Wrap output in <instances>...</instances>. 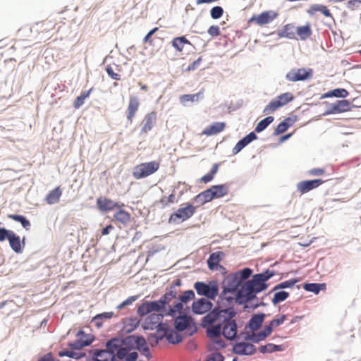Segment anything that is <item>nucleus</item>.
I'll return each instance as SVG.
<instances>
[{"mask_svg":"<svg viewBox=\"0 0 361 361\" xmlns=\"http://www.w3.org/2000/svg\"><path fill=\"white\" fill-rule=\"evenodd\" d=\"M293 99H294V97H293V94L290 92L283 93L275 98L276 102H278V103L281 104L280 106H283L286 105V104L292 102L293 100Z\"/></svg>","mask_w":361,"mask_h":361,"instance_id":"obj_46","label":"nucleus"},{"mask_svg":"<svg viewBox=\"0 0 361 361\" xmlns=\"http://www.w3.org/2000/svg\"><path fill=\"white\" fill-rule=\"evenodd\" d=\"M115 219L123 224H126L130 221V214L125 210L119 208V210L114 215Z\"/></svg>","mask_w":361,"mask_h":361,"instance_id":"obj_37","label":"nucleus"},{"mask_svg":"<svg viewBox=\"0 0 361 361\" xmlns=\"http://www.w3.org/2000/svg\"><path fill=\"white\" fill-rule=\"evenodd\" d=\"M164 338H166V334H162L160 336L157 335L156 334H151L147 337V340L150 341L151 338H153L154 341L150 343L152 347L157 346L159 341L163 340Z\"/></svg>","mask_w":361,"mask_h":361,"instance_id":"obj_58","label":"nucleus"},{"mask_svg":"<svg viewBox=\"0 0 361 361\" xmlns=\"http://www.w3.org/2000/svg\"><path fill=\"white\" fill-rule=\"evenodd\" d=\"M316 12H321L324 16L331 18L334 20V18L327 8V7L323 4H313L310 7V9L307 11V13L310 16H313Z\"/></svg>","mask_w":361,"mask_h":361,"instance_id":"obj_24","label":"nucleus"},{"mask_svg":"<svg viewBox=\"0 0 361 361\" xmlns=\"http://www.w3.org/2000/svg\"><path fill=\"white\" fill-rule=\"evenodd\" d=\"M208 189L212 199L221 198L228 192V187L224 184L212 185Z\"/></svg>","mask_w":361,"mask_h":361,"instance_id":"obj_22","label":"nucleus"},{"mask_svg":"<svg viewBox=\"0 0 361 361\" xmlns=\"http://www.w3.org/2000/svg\"><path fill=\"white\" fill-rule=\"evenodd\" d=\"M139 100L136 96H131L129 99V104L128 106L127 118L128 120H132L134 117L136 111L138 109Z\"/></svg>","mask_w":361,"mask_h":361,"instance_id":"obj_25","label":"nucleus"},{"mask_svg":"<svg viewBox=\"0 0 361 361\" xmlns=\"http://www.w3.org/2000/svg\"><path fill=\"white\" fill-rule=\"evenodd\" d=\"M257 351L256 347L248 342H238L233 345L232 352L239 355H252Z\"/></svg>","mask_w":361,"mask_h":361,"instance_id":"obj_14","label":"nucleus"},{"mask_svg":"<svg viewBox=\"0 0 361 361\" xmlns=\"http://www.w3.org/2000/svg\"><path fill=\"white\" fill-rule=\"evenodd\" d=\"M289 296V293L287 291L281 290L274 293V297L271 300L272 303L276 305L284 300H286Z\"/></svg>","mask_w":361,"mask_h":361,"instance_id":"obj_44","label":"nucleus"},{"mask_svg":"<svg viewBox=\"0 0 361 361\" xmlns=\"http://www.w3.org/2000/svg\"><path fill=\"white\" fill-rule=\"evenodd\" d=\"M100 350H95L93 353L92 360L93 361H102V360H106L107 361H114V359H111V355L109 353H104L99 355H96L97 353Z\"/></svg>","mask_w":361,"mask_h":361,"instance_id":"obj_57","label":"nucleus"},{"mask_svg":"<svg viewBox=\"0 0 361 361\" xmlns=\"http://www.w3.org/2000/svg\"><path fill=\"white\" fill-rule=\"evenodd\" d=\"M195 297V292L192 290L184 291L182 295L178 296V301L173 306H169L166 315L171 317H175L177 312L180 313L182 312L183 305L187 304L190 300H193Z\"/></svg>","mask_w":361,"mask_h":361,"instance_id":"obj_4","label":"nucleus"},{"mask_svg":"<svg viewBox=\"0 0 361 361\" xmlns=\"http://www.w3.org/2000/svg\"><path fill=\"white\" fill-rule=\"evenodd\" d=\"M212 307L213 303L205 298L197 299L192 302L191 306L192 312L197 315L204 314L211 310Z\"/></svg>","mask_w":361,"mask_h":361,"instance_id":"obj_12","label":"nucleus"},{"mask_svg":"<svg viewBox=\"0 0 361 361\" xmlns=\"http://www.w3.org/2000/svg\"><path fill=\"white\" fill-rule=\"evenodd\" d=\"M243 283L237 276V274H231L226 276L222 283L223 295L236 292L238 288Z\"/></svg>","mask_w":361,"mask_h":361,"instance_id":"obj_10","label":"nucleus"},{"mask_svg":"<svg viewBox=\"0 0 361 361\" xmlns=\"http://www.w3.org/2000/svg\"><path fill=\"white\" fill-rule=\"evenodd\" d=\"M332 94L336 98H345L348 96V92L343 88H336L332 90Z\"/></svg>","mask_w":361,"mask_h":361,"instance_id":"obj_60","label":"nucleus"},{"mask_svg":"<svg viewBox=\"0 0 361 361\" xmlns=\"http://www.w3.org/2000/svg\"><path fill=\"white\" fill-rule=\"evenodd\" d=\"M165 309L162 306V303L159 300L154 301H145L140 304L137 310V313L141 317L146 316L152 312L162 313Z\"/></svg>","mask_w":361,"mask_h":361,"instance_id":"obj_6","label":"nucleus"},{"mask_svg":"<svg viewBox=\"0 0 361 361\" xmlns=\"http://www.w3.org/2000/svg\"><path fill=\"white\" fill-rule=\"evenodd\" d=\"M155 119L156 113L151 112L150 114H147L144 120L142 131L145 133L149 131L152 128Z\"/></svg>","mask_w":361,"mask_h":361,"instance_id":"obj_34","label":"nucleus"},{"mask_svg":"<svg viewBox=\"0 0 361 361\" xmlns=\"http://www.w3.org/2000/svg\"><path fill=\"white\" fill-rule=\"evenodd\" d=\"M278 16V13L273 11H267L261 13L259 15L255 16H254L250 20H255L257 24L259 25H263L265 24H268L273 21Z\"/></svg>","mask_w":361,"mask_h":361,"instance_id":"obj_18","label":"nucleus"},{"mask_svg":"<svg viewBox=\"0 0 361 361\" xmlns=\"http://www.w3.org/2000/svg\"><path fill=\"white\" fill-rule=\"evenodd\" d=\"M226 312H228L227 315H223V336L229 341H233L245 335L244 332L238 336V326L236 322L232 319L236 314V312L232 307L226 308Z\"/></svg>","mask_w":361,"mask_h":361,"instance_id":"obj_2","label":"nucleus"},{"mask_svg":"<svg viewBox=\"0 0 361 361\" xmlns=\"http://www.w3.org/2000/svg\"><path fill=\"white\" fill-rule=\"evenodd\" d=\"M91 90H88L87 92H84L80 94L78 97H76L74 102V107L75 109H79L85 102V99L89 97Z\"/></svg>","mask_w":361,"mask_h":361,"instance_id":"obj_52","label":"nucleus"},{"mask_svg":"<svg viewBox=\"0 0 361 361\" xmlns=\"http://www.w3.org/2000/svg\"><path fill=\"white\" fill-rule=\"evenodd\" d=\"M135 349L139 350L145 347L147 344L146 339L142 336L135 335Z\"/></svg>","mask_w":361,"mask_h":361,"instance_id":"obj_56","label":"nucleus"},{"mask_svg":"<svg viewBox=\"0 0 361 361\" xmlns=\"http://www.w3.org/2000/svg\"><path fill=\"white\" fill-rule=\"evenodd\" d=\"M269 287L267 281L259 274L252 275V279L244 282L236 292L235 300L238 305H243L257 299V295Z\"/></svg>","mask_w":361,"mask_h":361,"instance_id":"obj_1","label":"nucleus"},{"mask_svg":"<svg viewBox=\"0 0 361 361\" xmlns=\"http://www.w3.org/2000/svg\"><path fill=\"white\" fill-rule=\"evenodd\" d=\"M114 316L113 312H102L96 314L92 319V322L98 328L103 326L102 319H109Z\"/></svg>","mask_w":361,"mask_h":361,"instance_id":"obj_30","label":"nucleus"},{"mask_svg":"<svg viewBox=\"0 0 361 361\" xmlns=\"http://www.w3.org/2000/svg\"><path fill=\"white\" fill-rule=\"evenodd\" d=\"M135 335H130L126 338H121L122 345H124L129 351L135 349Z\"/></svg>","mask_w":361,"mask_h":361,"instance_id":"obj_48","label":"nucleus"},{"mask_svg":"<svg viewBox=\"0 0 361 361\" xmlns=\"http://www.w3.org/2000/svg\"><path fill=\"white\" fill-rule=\"evenodd\" d=\"M226 126L225 123L224 122H215L212 125L205 128L203 131V134L207 135H216L222 130H224Z\"/></svg>","mask_w":361,"mask_h":361,"instance_id":"obj_26","label":"nucleus"},{"mask_svg":"<svg viewBox=\"0 0 361 361\" xmlns=\"http://www.w3.org/2000/svg\"><path fill=\"white\" fill-rule=\"evenodd\" d=\"M166 339L171 344H178L181 342L183 337L178 332L171 329L169 333L166 334Z\"/></svg>","mask_w":361,"mask_h":361,"instance_id":"obj_47","label":"nucleus"},{"mask_svg":"<svg viewBox=\"0 0 361 361\" xmlns=\"http://www.w3.org/2000/svg\"><path fill=\"white\" fill-rule=\"evenodd\" d=\"M202 92H199L196 94H183L180 97V102L183 106H187L188 102H197L200 97H202Z\"/></svg>","mask_w":361,"mask_h":361,"instance_id":"obj_31","label":"nucleus"},{"mask_svg":"<svg viewBox=\"0 0 361 361\" xmlns=\"http://www.w3.org/2000/svg\"><path fill=\"white\" fill-rule=\"evenodd\" d=\"M234 300V298L228 295V293H225L223 295V290L221 292V293L219 295L218 300H217V305L219 307H221V309H222L223 307H226L227 305H230L232 304V302Z\"/></svg>","mask_w":361,"mask_h":361,"instance_id":"obj_36","label":"nucleus"},{"mask_svg":"<svg viewBox=\"0 0 361 361\" xmlns=\"http://www.w3.org/2000/svg\"><path fill=\"white\" fill-rule=\"evenodd\" d=\"M195 210L196 207L191 204L179 208L176 212L171 214L169 222L171 224H180L186 221L195 214Z\"/></svg>","mask_w":361,"mask_h":361,"instance_id":"obj_5","label":"nucleus"},{"mask_svg":"<svg viewBox=\"0 0 361 361\" xmlns=\"http://www.w3.org/2000/svg\"><path fill=\"white\" fill-rule=\"evenodd\" d=\"M279 103L275 99H272L264 109V114H269L275 111L278 108L281 107Z\"/></svg>","mask_w":361,"mask_h":361,"instance_id":"obj_51","label":"nucleus"},{"mask_svg":"<svg viewBox=\"0 0 361 361\" xmlns=\"http://www.w3.org/2000/svg\"><path fill=\"white\" fill-rule=\"evenodd\" d=\"M224 13V9L220 6L213 7L210 11L211 18L214 20L220 18Z\"/></svg>","mask_w":361,"mask_h":361,"instance_id":"obj_54","label":"nucleus"},{"mask_svg":"<svg viewBox=\"0 0 361 361\" xmlns=\"http://www.w3.org/2000/svg\"><path fill=\"white\" fill-rule=\"evenodd\" d=\"M8 218L13 219L15 221L20 223L22 226L25 230H29L30 228V222L27 220L24 216L20 214H10L8 215Z\"/></svg>","mask_w":361,"mask_h":361,"instance_id":"obj_39","label":"nucleus"},{"mask_svg":"<svg viewBox=\"0 0 361 361\" xmlns=\"http://www.w3.org/2000/svg\"><path fill=\"white\" fill-rule=\"evenodd\" d=\"M61 190L59 187H56L54 190H51L46 197V200L48 204H53L59 201L60 197L61 196Z\"/></svg>","mask_w":361,"mask_h":361,"instance_id":"obj_32","label":"nucleus"},{"mask_svg":"<svg viewBox=\"0 0 361 361\" xmlns=\"http://www.w3.org/2000/svg\"><path fill=\"white\" fill-rule=\"evenodd\" d=\"M59 357H68L75 360H79L85 356V353H76L73 350H64L59 352Z\"/></svg>","mask_w":361,"mask_h":361,"instance_id":"obj_45","label":"nucleus"},{"mask_svg":"<svg viewBox=\"0 0 361 361\" xmlns=\"http://www.w3.org/2000/svg\"><path fill=\"white\" fill-rule=\"evenodd\" d=\"M223 335V323L209 325L207 329V336L211 338H215Z\"/></svg>","mask_w":361,"mask_h":361,"instance_id":"obj_23","label":"nucleus"},{"mask_svg":"<svg viewBox=\"0 0 361 361\" xmlns=\"http://www.w3.org/2000/svg\"><path fill=\"white\" fill-rule=\"evenodd\" d=\"M172 46L178 51H181L185 44H191L185 36L174 38L172 42Z\"/></svg>","mask_w":361,"mask_h":361,"instance_id":"obj_41","label":"nucleus"},{"mask_svg":"<svg viewBox=\"0 0 361 361\" xmlns=\"http://www.w3.org/2000/svg\"><path fill=\"white\" fill-rule=\"evenodd\" d=\"M105 346L106 349L98 351L96 355L109 353L111 355V359H114V357H116L115 352L121 346H123L121 343V338H118L117 337L112 338L106 341Z\"/></svg>","mask_w":361,"mask_h":361,"instance_id":"obj_15","label":"nucleus"},{"mask_svg":"<svg viewBox=\"0 0 361 361\" xmlns=\"http://www.w3.org/2000/svg\"><path fill=\"white\" fill-rule=\"evenodd\" d=\"M293 26L290 24L286 25L283 30L279 32V35L281 37H285L289 39L293 38V32H292Z\"/></svg>","mask_w":361,"mask_h":361,"instance_id":"obj_59","label":"nucleus"},{"mask_svg":"<svg viewBox=\"0 0 361 361\" xmlns=\"http://www.w3.org/2000/svg\"><path fill=\"white\" fill-rule=\"evenodd\" d=\"M323 183H324V181L322 179L303 180L298 183L297 189L302 194H305L312 189L317 188Z\"/></svg>","mask_w":361,"mask_h":361,"instance_id":"obj_17","label":"nucleus"},{"mask_svg":"<svg viewBox=\"0 0 361 361\" xmlns=\"http://www.w3.org/2000/svg\"><path fill=\"white\" fill-rule=\"evenodd\" d=\"M350 102L347 99L337 100L334 103L328 104V109L324 115L345 112L350 109Z\"/></svg>","mask_w":361,"mask_h":361,"instance_id":"obj_13","label":"nucleus"},{"mask_svg":"<svg viewBox=\"0 0 361 361\" xmlns=\"http://www.w3.org/2000/svg\"><path fill=\"white\" fill-rule=\"evenodd\" d=\"M97 204L99 209L102 212H108L116 207H121L117 202L107 198H98L97 200Z\"/></svg>","mask_w":361,"mask_h":361,"instance_id":"obj_21","label":"nucleus"},{"mask_svg":"<svg viewBox=\"0 0 361 361\" xmlns=\"http://www.w3.org/2000/svg\"><path fill=\"white\" fill-rule=\"evenodd\" d=\"M259 350L261 353H272L276 351L283 350V346L281 345H276L274 343H267L265 345H261L259 348Z\"/></svg>","mask_w":361,"mask_h":361,"instance_id":"obj_35","label":"nucleus"},{"mask_svg":"<svg viewBox=\"0 0 361 361\" xmlns=\"http://www.w3.org/2000/svg\"><path fill=\"white\" fill-rule=\"evenodd\" d=\"M9 245L11 248L16 253H20L22 252L21 240L18 235H16L13 232L8 238Z\"/></svg>","mask_w":361,"mask_h":361,"instance_id":"obj_27","label":"nucleus"},{"mask_svg":"<svg viewBox=\"0 0 361 361\" xmlns=\"http://www.w3.org/2000/svg\"><path fill=\"white\" fill-rule=\"evenodd\" d=\"M274 120L273 116H267L260 121L256 126L255 131L256 133H261Z\"/></svg>","mask_w":361,"mask_h":361,"instance_id":"obj_38","label":"nucleus"},{"mask_svg":"<svg viewBox=\"0 0 361 361\" xmlns=\"http://www.w3.org/2000/svg\"><path fill=\"white\" fill-rule=\"evenodd\" d=\"M198 295L204 296L207 300H214L219 294V286L216 281H212L209 283L203 281H197L194 283Z\"/></svg>","mask_w":361,"mask_h":361,"instance_id":"obj_3","label":"nucleus"},{"mask_svg":"<svg viewBox=\"0 0 361 361\" xmlns=\"http://www.w3.org/2000/svg\"><path fill=\"white\" fill-rule=\"evenodd\" d=\"M166 315L163 313H150L149 316H147L142 326L144 330H154L155 329V326L158 324V323L162 321L163 318Z\"/></svg>","mask_w":361,"mask_h":361,"instance_id":"obj_16","label":"nucleus"},{"mask_svg":"<svg viewBox=\"0 0 361 361\" xmlns=\"http://www.w3.org/2000/svg\"><path fill=\"white\" fill-rule=\"evenodd\" d=\"M272 332L271 326H266L263 330L256 334L258 343L264 340Z\"/></svg>","mask_w":361,"mask_h":361,"instance_id":"obj_53","label":"nucleus"},{"mask_svg":"<svg viewBox=\"0 0 361 361\" xmlns=\"http://www.w3.org/2000/svg\"><path fill=\"white\" fill-rule=\"evenodd\" d=\"M297 34L302 40L306 39L312 35V30L309 25L297 27Z\"/></svg>","mask_w":361,"mask_h":361,"instance_id":"obj_43","label":"nucleus"},{"mask_svg":"<svg viewBox=\"0 0 361 361\" xmlns=\"http://www.w3.org/2000/svg\"><path fill=\"white\" fill-rule=\"evenodd\" d=\"M257 139V136L255 132H250L244 137L240 139L232 149L233 154H238L244 147L248 145L251 142Z\"/></svg>","mask_w":361,"mask_h":361,"instance_id":"obj_19","label":"nucleus"},{"mask_svg":"<svg viewBox=\"0 0 361 361\" xmlns=\"http://www.w3.org/2000/svg\"><path fill=\"white\" fill-rule=\"evenodd\" d=\"M211 340L212 342L209 346L210 350L218 351L219 350L224 348L226 345L225 341L221 338V336L215 338H211Z\"/></svg>","mask_w":361,"mask_h":361,"instance_id":"obj_40","label":"nucleus"},{"mask_svg":"<svg viewBox=\"0 0 361 361\" xmlns=\"http://www.w3.org/2000/svg\"><path fill=\"white\" fill-rule=\"evenodd\" d=\"M140 321L136 318H130L128 324L125 327L126 333L128 334L135 330L140 325Z\"/></svg>","mask_w":361,"mask_h":361,"instance_id":"obj_49","label":"nucleus"},{"mask_svg":"<svg viewBox=\"0 0 361 361\" xmlns=\"http://www.w3.org/2000/svg\"><path fill=\"white\" fill-rule=\"evenodd\" d=\"M312 75L313 71L311 68L291 69L286 73V80L289 82L304 81L312 78Z\"/></svg>","mask_w":361,"mask_h":361,"instance_id":"obj_8","label":"nucleus"},{"mask_svg":"<svg viewBox=\"0 0 361 361\" xmlns=\"http://www.w3.org/2000/svg\"><path fill=\"white\" fill-rule=\"evenodd\" d=\"M266 314L263 312L253 314L249 320L247 327L252 331L258 330L262 325Z\"/></svg>","mask_w":361,"mask_h":361,"instance_id":"obj_20","label":"nucleus"},{"mask_svg":"<svg viewBox=\"0 0 361 361\" xmlns=\"http://www.w3.org/2000/svg\"><path fill=\"white\" fill-rule=\"evenodd\" d=\"M213 199L211 198V195L209 189H207L195 197V202L199 204L200 205H203L204 204L212 201Z\"/></svg>","mask_w":361,"mask_h":361,"instance_id":"obj_33","label":"nucleus"},{"mask_svg":"<svg viewBox=\"0 0 361 361\" xmlns=\"http://www.w3.org/2000/svg\"><path fill=\"white\" fill-rule=\"evenodd\" d=\"M192 326H194V330L190 334V336L197 331L195 324L194 323L192 317L186 314H181L176 317L175 319L174 326L178 331H183L190 329Z\"/></svg>","mask_w":361,"mask_h":361,"instance_id":"obj_11","label":"nucleus"},{"mask_svg":"<svg viewBox=\"0 0 361 361\" xmlns=\"http://www.w3.org/2000/svg\"><path fill=\"white\" fill-rule=\"evenodd\" d=\"M159 166L156 161L140 164L134 168L133 176L137 179L145 178L157 171Z\"/></svg>","mask_w":361,"mask_h":361,"instance_id":"obj_7","label":"nucleus"},{"mask_svg":"<svg viewBox=\"0 0 361 361\" xmlns=\"http://www.w3.org/2000/svg\"><path fill=\"white\" fill-rule=\"evenodd\" d=\"M68 347L74 350H80L84 347L88 346V342H82L76 340L73 342H70L68 344Z\"/></svg>","mask_w":361,"mask_h":361,"instance_id":"obj_61","label":"nucleus"},{"mask_svg":"<svg viewBox=\"0 0 361 361\" xmlns=\"http://www.w3.org/2000/svg\"><path fill=\"white\" fill-rule=\"evenodd\" d=\"M288 128H288V126L286 125V123H283V121H282V122H281L280 123L278 124V126H276V128L274 130L273 135L274 136H277V135H279L280 134H282L284 132H286Z\"/></svg>","mask_w":361,"mask_h":361,"instance_id":"obj_62","label":"nucleus"},{"mask_svg":"<svg viewBox=\"0 0 361 361\" xmlns=\"http://www.w3.org/2000/svg\"><path fill=\"white\" fill-rule=\"evenodd\" d=\"M228 312H226V308L221 309V307L216 305L207 312V314L202 319V326L204 328L207 326L213 324L219 319H223V315H227Z\"/></svg>","mask_w":361,"mask_h":361,"instance_id":"obj_9","label":"nucleus"},{"mask_svg":"<svg viewBox=\"0 0 361 361\" xmlns=\"http://www.w3.org/2000/svg\"><path fill=\"white\" fill-rule=\"evenodd\" d=\"M326 283H306L303 285V288L308 292L314 293L317 295L322 290L326 289Z\"/></svg>","mask_w":361,"mask_h":361,"instance_id":"obj_28","label":"nucleus"},{"mask_svg":"<svg viewBox=\"0 0 361 361\" xmlns=\"http://www.w3.org/2000/svg\"><path fill=\"white\" fill-rule=\"evenodd\" d=\"M222 255H224L222 252H215L209 255L207 259V265L210 270H214V268L219 264L221 260Z\"/></svg>","mask_w":361,"mask_h":361,"instance_id":"obj_29","label":"nucleus"},{"mask_svg":"<svg viewBox=\"0 0 361 361\" xmlns=\"http://www.w3.org/2000/svg\"><path fill=\"white\" fill-rule=\"evenodd\" d=\"M224 360L225 357L221 353L216 352L209 355L205 361H224Z\"/></svg>","mask_w":361,"mask_h":361,"instance_id":"obj_63","label":"nucleus"},{"mask_svg":"<svg viewBox=\"0 0 361 361\" xmlns=\"http://www.w3.org/2000/svg\"><path fill=\"white\" fill-rule=\"evenodd\" d=\"M252 273V270L248 267H245L239 271L235 272V274H237V276L239 280H240L241 283L247 279L251 276Z\"/></svg>","mask_w":361,"mask_h":361,"instance_id":"obj_50","label":"nucleus"},{"mask_svg":"<svg viewBox=\"0 0 361 361\" xmlns=\"http://www.w3.org/2000/svg\"><path fill=\"white\" fill-rule=\"evenodd\" d=\"M298 282V279H291L290 280L283 281V282L276 285L272 288V291H276L278 290H282V289H285V288H292Z\"/></svg>","mask_w":361,"mask_h":361,"instance_id":"obj_42","label":"nucleus"},{"mask_svg":"<svg viewBox=\"0 0 361 361\" xmlns=\"http://www.w3.org/2000/svg\"><path fill=\"white\" fill-rule=\"evenodd\" d=\"M286 319V315L281 314L279 316L276 317L274 319H273L271 321H270L269 324V326H271V329L273 330L274 327L280 326L282 324Z\"/></svg>","mask_w":361,"mask_h":361,"instance_id":"obj_55","label":"nucleus"},{"mask_svg":"<svg viewBox=\"0 0 361 361\" xmlns=\"http://www.w3.org/2000/svg\"><path fill=\"white\" fill-rule=\"evenodd\" d=\"M116 352V357L119 360H123L124 358L126 359L129 350L125 347L121 346Z\"/></svg>","mask_w":361,"mask_h":361,"instance_id":"obj_64","label":"nucleus"}]
</instances>
